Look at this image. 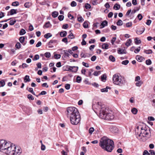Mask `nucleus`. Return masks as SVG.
<instances>
[{"label":"nucleus","mask_w":155,"mask_h":155,"mask_svg":"<svg viewBox=\"0 0 155 155\" xmlns=\"http://www.w3.org/2000/svg\"><path fill=\"white\" fill-rule=\"evenodd\" d=\"M93 107L99 112V116L101 118L108 120H111L114 118L113 112L108 110L105 105L101 103L97 102L96 104L93 105Z\"/></svg>","instance_id":"obj_1"},{"label":"nucleus","mask_w":155,"mask_h":155,"mask_svg":"<svg viewBox=\"0 0 155 155\" xmlns=\"http://www.w3.org/2000/svg\"><path fill=\"white\" fill-rule=\"evenodd\" d=\"M135 131L138 135V138L141 141H145L151 137L150 128L143 123L137 126Z\"/></svg>","instance_id":"obj_2"},{"label":"nucleus","mask_w":155,"mask_h":155,"mask_svg":"<svg viewBox=\"0 0 155 155\" xmlns=\"http://www.w3.org/2000/svg\"><path fill=\"white\" fill-rule=\"evenodd\" d=\"M68 114L70 115V122L73 125L79 124L81 121L80 114L78 109L74 107H68Z\"/></svg>","instance_id":"obj_3"},{"label":"nucleus","mask_w":155,"mask_h":155,"mask_svg":"<svg viewBox=\"0 0 155 155\" xmlns=\"http://www.w3.org/2000/svg\"><path fill=\"white\" fill-rule=\"evenodd\" d=\"M113 141L106 137H104L101 138L99 145L104 150L108 152H111L114 148Z\"/></svg>","instance_id":"obj_4"},{"label":"nucleus","mask_w":155,"mask_h":155,"mask_svg":"<svg viewBox=\"0 0 155 155\" xmlns=\"http://www.w3.org/2000/svg\"><path fill=\"white\" fill-rule=\"evenodd\" d=\"M112 79L113 82L114 84L120 86L124 85L126 83L125 78L117 73L113 75Z\"/></svg>","instance_id":"obj_5"},{"label":"nucleus","mask_w":155,"mask_h":155,"mask_svg":"<svg viewBox=\"0 0 155 155\" xmlns=\"http://www.w3.org/2000/svg\"><path fill=\"white\" fill-rule=\"evenodd\" d=\"M10 143L3 140H0V151L4 153L8 146H9Z\"/></svg>","instance_id":"obj_6"},{"label":"nucleus","mask_w":155,"mask_h":155,"mask_svg":"<svg viewBox=\"0 0 155 155\" xmlns=\"http://www.w3.org/2000/svg\"><path fill=\"white\" fill-rule=\"evenodd\" d=\"M14 144L11 143L10 142L9 143V146H8L7 148H6V150L5 151L4 153H5L8 155H12L13 150Z\"/></svg>","instance_id":"obj_7"},{"label":"nucleus","mask_w":155,"mask_h":155,"mask_svg":"<svg viewBox=\"0 0 155 155\" xmlns=\"http://www.w3.org/2000/svg\"><path fill=\"white\" fill-rule=\"evenodd\" d=\"M12 155H20L21 153V148L14 145Z\"/></svg>","instance_id":"obj_8"},{"label":"nucleus","mask_w":155,"mask_h":155,"mask_svg":"<svg viewBox=\"0 0 155 155\" xmlns=\"http://www.w3.org/2000/svg\"><path fill=\"white\" fill-rule=\"evenodd\" d=\"M145 28H138L136 30V33L138 35L142 34L145 31Z\"/></svg>","instance_id":"obj_9"},{"label":"nucleus","mask_w":155,"mask_h":155,"mask_svg":"<svg viewBox=\"0 0 155 155\" xmlns=\"http://www.w3.org/2000/svg\"><path fill=\"white\" fill-rule=\"evenodd\" d=\"M78 69V67L74 66L68 68V71H71L72 72H75L77 71Z\"/></svg>","instance_id":"obj_10"},{"label":"nucleus","mask_w":155,"mask_h":155,"mask_svg":"<svg viewBox=\"0 0 155 155\" xmlns=\"http://www.w3.org/2000/svg\"><path fill=\"white\" fill-rule=\"evenodd\" d=\"M108 22L106 20L103 21L101 24V28H104L105 26L107 25Z\"/></svg>","instance_id":"obj_11"},{"label":"nucleus","mask_w":155,"mask_h":155,"mask_svg":"<svg viewBox=\"0 0 155 155\" xmlns=\"http://www.w3.org/2000/svg\"><path fill=\"white\" fill-rule=\"evenodd\" d=\"M39 4L41 5H47L48 6H50L48 0H44L43 2H40Z\"/></svg>","instance_id":"obj_12"},{"label":"nucleus","mask_w":155,"mask_h":155,"mask_svg":"<svg viewBox=\"0 0 155 155\" xmlns=\"http://www.w3.org/2000/svg\"><path fill=\"white\" fill-rule=\"evenodd\" d=\"M110 131L114 133H117L118 132V129L116 127H113L110 129Z\"/></svg>","instance_id":"obj_13"},{"label":"nucleus","mask_w":155,"mask_h":155,"mask_svg":"<svg viewBox=\"0 0 155 155\" xmlns=\"http://www.w3.org/2000/svg\"><path fill=\"white\" fill-rule=\"evenodd\" d=\"M30 80L29 76L28 75H26L24 78V81L25 83L27 82H29Z\"/></svg>","instance_id":"obj_14"},{"label":"nucleus","mask_w":155,"mask_h":155,"mask_svg":"<svg viewBox=\"0 0 155 155\" xmlns=\"http://www.w3.org/2000/svg\"><path fill=\"white\" fill-rule=\"evenodd\" d=\"M51 25L50 24L49 21H48L45 23V25L43 26L44 28H48L51 27Z\"/></svg>","instance_id":"obj_15"},{"label":"nucleus","mask_w":155,"mask_h":155,"mask_svg":"<svg viewBox=\"0 0 155 155\" xmlns=\"http://www.w3.org/2000/svg\"><path fill=\"white\" fill-rule=\"evenodd\" d=\"M69 35H68V38H70L71 39H74V38L75 37L74 35L73 34L72 32L71 31H70L69 32H68Z\"/></svg>","instance_id":"obj_16"},{"label":"nucleus","mask_w":155,"mask_h":155,"mask_svg":"<svg viewBox=\"0 0 155 155\" xmlns=\"http://www.w3.org/2000/svg\"><path fill=\"white\" fill-rule=\"evenodd\" d=\"M143 84V82L141 81H137L135 85L136 86L140 87Z\"/></svg>","instance_id":"obj_17"},{"label":"nucleus","mask_w":155,"mask_h":155,"mask_svg":"<svg viewBox=\"0 0 155 155\" xmlns=\"http://www.w3.org/2000/svg\"><path fill=\"white\" fill-rule=\"evenodd\" d=\"M120 7V5L116 4L114 6L113 8L116 10H119Z\"/></svg>","instance_id":"obj_18"},{"label":"nucleus","mask_w":155,"mask_h":155,"mask_svg":"<svg viewBox=\"0 0 155 155\" xmlns=\"http://www.w3.org/2000/svg\"><path fill=\"white\" fill-rule=\"evenodd\" d=\"M60 34L61 37H64L67 34V32L65 31H61L60 32Z\"/></svg>","instance_id":"obj_19"},{"label":"nucleus","mask_w":155,"mask_h":155,"mask_svg":"<svg viewBox=\"0 0 155 155\" xmlns=\"http://www.w3.org/2000/svg\"><path fill=\"white\" fill-rule=\"evenodd\" d=\"M109 45L107 43H104L102 45V48L107 49L108 48Z\"/></svg>","instance_id":"obj_20"},{"label":"nucleus","mask_w":155,"mask_h":155,"mask_svg":"<svg viewBox=\"0 0 155 155\" xmlns=\"http://www.w3.org/2000/svg\"><path fill=\"white\" fill-rule=\"evenodd\" d=\"M132 43V40L130 39H129L127 40L126 42L125 45L127 47L130 45L131 43Z\"/></svg>","instance_id":"obj_21"},{"label":"nucleus","mask_w":155,"mask_h":155,"mask_svg":"<svg viewBox=\"0 0 155 155\" xmlns=\"http://www.w3.org/2000/svg\"><path fill=\"white\" fill-rule=\"evenodd\" d=\"M28 90L29 92L35 95L37 97H38V96H37L35 95V93L33 91V89L32 88L30 87L28 89Z\"/></svg>","instance_id":"obj_22"},{"label":"nucleus","mask_w":155,"mask_h":155,"mask_svg":"<svg viewBox=\"0 0 155 155\" xmlns=\"http://www.w3.org/2000/svg\"><path fill=\"white\" fill-rule=\"evenodd\" d=\"M16 10L14 9H12L10 11L9 13L10 15H13L14 14H15L17 13L16 12Z\"/></svg>","instance_id":"obj_23"},{"label":"nucleus","mask_w":155,"mask_h":155,"mask_svg":"<svg viewBox=\"0 0 155 155\" xmlns=\"http://www.w3.org/2000/svg\"><path fill=\"white\" fill-rule=\"evenodd\" d=\"M58 12L56 11H54L52 13V15L53 17L55 18L58 16Z\"/></svg>","instance_id":"obj_24"},{"label":"nucleus","mask_w":155,"mask_h":155,"mask_svg":"<svg viewBox=\"0 0 155 155\" xmlns=\"http://www.w3.org/2000/svg\"><path fill=\"white\" fill-rule=\"evenodd\" d=\"M31 5V3L29 2H27L25 3L24 6L27 8H29Z\"/></svg>","instance_id":"obj_25"},{"label":"nucleus","mask_w":155,"mask_h":155,"mask_svg":"<svg viewBox=\"0 0 155 155\" xmlns=\"http://www.w3.org/2000/svg\"><path fill=\"white\" fill-rule=\"evenodd\" d=\"M144 52L145 53L147 54H151L152 53V50L150 49H149L148 50H145Z\"/></svg>","instance_id":"obj_26"},{"label":"nucleus","mask_w":155,"mask_h":155,"mask_svg":"<svg viewBox=\"0 0 155 155\" xmlns=\"http://www.w3.org/2000/svg\"><path fill=\"white\" fill-rule=\"evenodd\" d=\"M143 58L141 57L139 55H137L136 57V59L137 60L139 61H142V60H143Z\"/></svg>","instance_id":"obj_27"},{"label":"nucleus","mask_w":155,"mask_h":155,"mask_svg":"<svg viewBox=\"0 0 155 155\" xmlns=\"http://www.w3.org/2000/svg\"><path fill=\"white\" fill-rule=\"evenodd\" d=\"M123 22L120 19L119 20L117 23V25L118 26H121L123 25Z\"/></svg>","instance_id":"obj_28"},{"label":"nucleus","mask_w":155,"mask_h":155,"mask_svg":"<svg viewBox=\"0 0 155 155\" xmlns=\"http://www.w3.org/2000/svg\"><path fill=\"white\" fill-rule=\"evenodd\" d=\"M131 112L134 114H136L137 112V110L136 108H134L132 109Z\"/></svg>","instance_id":"obj_29"},{"label":"nucleus","mask_w":155,"mask_h":155,"mask_svg":"<svg viewBox=\"0 0 155 155\" xmlns=\"http://www.w3.org/2000/svg\"><path fill=\"white\" fill-rule=\"evenodd\" d=\"M110 89V88L108 87H107L106 88H103L101 89V92H107L108 91V89Z\"/></svg>","instance_id":"obj_30"},{"label":"nucleus","mask_w":155,"mask_h":155,"mask_svg":"<svg viewBox=\"0 0 155 155\" xmlns=\"http://www.w3.org/2000/svg\"><path fill=\"white\" fill-rule=\"evenodd\" d=\"M51 36L52 35L50 33L46 34L44 35L45 38L47 39L48 38Z\"/></svg>","instance_id":"obj_31"},{"label":"nucleus","mask_w":155,"mask_h":155,"mask_svg":"<svg viewBox=\"0 0 155 155\" xmlns=\"http://www.w3.org/2000/svg\"><path fill=\"white\" fill-rule=\"evenodd\" d=\"M5 84V82L4 80L0 81V87H3Z\"/></svg>","instance_id":"obj_32"},{"label":"nucleus","mask_w":155,"mask_h":155,"mask_svg":"<svg viewBox=\"0 0 155 155\" xmlns=\"http://www.w3.org/2000/svg\"><path fill=\"white\" fill-rule=\"evenodd\" d=\"M107 77L106 75L105 74H103L101 76V80L102 81H105L106 80Z\"/></svg>","instance_id":"obj_33"},{"label":"nucleus","mask_w":155,"mask_h":155,"mask_svg":"<svg viewBox=\"0 0 155 155\" xmlns=\"http://www.w3.org/2000/svg\"><path fill=\"white\" fill-rule=\"evenodd\" d=\"M26 32L25 30L22 29L20 30L19 34L20 35H24L26 33Z\"/></svg>","instance_id":"obj_34"},{"label":"nucleus","mask_w":155,"mask_h":155,"mask_svg":"<svg viewBox=\"0 0 155 155\" xmlns=\"http://www.w3.org/2000/svg\"><path fill=\"white\" fill-rule=\"evenodd\" d=\"M25 40V38L24 36L21 37L19 38V40L21 43H22L24 42Z\"/></svg>","instance_id":"obj_35"},{"label":"nucleus","mask_w":155,"mask_h":155,"mask_svg":"<svg viewBox=\"0 0 155 155\" xmlns=\"http://www.w3.org/2000/svg\"><path fill=\"white\" fill-rule=\"evenodd\" d=\"M21 45L19 42H17L16 43L15 47L18 49H19L21 48Z\"/></svg>","instance_id":"obj_36"},{"label":"nucleus","mask_w":155,"mask_h":155,"mask_svg":"<svg viewBox=\"0 0 155 155\" xmlns=\"http://www.w3.org/2000/svg\"><path fill=\"white\" fill-rule=\"evenodd\" d=\"M109 59L112 62H114L115 60V58L113 56L111 55L109 56Z\"/></svg>","instance_id":"obj_37"},{"label":"nucleus","mask_w":155,"mask_h":155,"mask_svg":"<svg viewBox=\"0 0 155 155\" xmlns=\"http://www.w3.org/2000/svg\"><path fill=\"white\" fill-rule=\"evenodd\" d=\"M61 55L60 54H54V58L56 59H58L60 58Z\"/></svg>","instance_id":"obj_38"},{"label":"nucleus","mask_w":155,"mask_h":155,"mask_svg":"<svg viewBox=\"0 0 155 155\" xmlns=\"http://www.w3.org/2000/svg\"><path fill=\"white\" fill-rule=\"evenodd\" d=\"M51 54L50 52H46L45 54V56L47 58H49L51 56Z\"/></svg>","instance_id":"obj_39"},{"label":"nucleus","mask_w":155,"mask_h":155,"mask_svg":"<svg viewBox=\"0 0 155 155\" xmlns=\"http://www.w3.org/2000/svg\"><path fill=\"white\" fill-rule=\"evenodd\" d=\"M118 53L119 54H123L125 53L123 49H120L118 50Z\"/></svg>","instance_id":"obj_40"},{"label":"nucleus","mask_w":155,"mask_h":155,"mask_svg":"<svg viewBox=\"0 0 155 155\" xmlns=\"http://www.w3.org/2000/svg\"><path fill=\"white\" fill-rule=\"evenodd\" d=\"M83 26L84 28H87L88 27V24L87 21H85L83 24Z\"/></svg>","instance_id":"obj_41"},{"label":"nucleus","mask_w":155,"mask_h":155,"mask_svg":"<svg viewBox=\"0 0 155 155\" xmlns=\"http://www.w3.org/2000/svg\"><path fill=\"white\" fill-rule=\"evenodd\" d=\"M140 40H138L137 38H136L135 39V43L136 44H138L141 43Z\"/></svg>","instance_id":"obj_42"},{"label":"nucleus","mask_w":155,"mask_h":155,"mask_svg":"<svg viewBox=\"0 0 155 155\" xmlns=\"http://www.w3.org/2000/svg\"><path fill=\"white\" fill-rule=\"evenodd\" d=\"M126 26L127 28H129L132 26V22H129L127 23L126 24Z\"/></svg>","instance_id":"obj_43"},{"label":"nucleus","mask_w":155,"mask_h":155,"mask_svg":"<svg viewBox=\"0 0 155 155\" xmlns=\"http://www.w3.org/2000/svg\"><path fill=\"white\" fill-rule=\"evenodd\" d=\"M85 7L86 9H89L91 8V5L88 3H86L85 5Z\"/></svg>","instance_id":"obj_44"},{"label":"nucleus","mask_w":155,"mask_h":155,"mask_svg":"<svg viewBox=\"0 0 155 155\" xmlns=\"http://www.w3.org/2000/svg\"><path fill=\"white\" fill-rule=\"evenodd\" d=\"M28 98L30 100H34V98L33 96L30 94L28 95Z\"/></svg>","instance_id":"obj_45"},{"label":"nucleus","mask_w":155,"mask_h":155,"mask_svg":"<svg viewBox=\"0 0 155 155\" xmlns=\"http://www.w3.org/2000/svg\"><path fill=\"white\" fill-rule=\"evenodd\" d=\"M39 55L38 54H36L33 60L34 61L37 60L39 59Z\"/></svg>","instance_id":"obj_46"},{"label":"nucleus","mask_w":155,"mask_h":155,"mask_svg":"<svg viewBox=\"0 0 155 155\" xmlns=\"http://www.w3.org/2000/svg\"><path fill=\"white\" fill-rule=\"evenodd\" d=\"M129 61L127 60L123 61L122 62V64L124 65H127L129 63Z\"/></svg>","instance_id":"obj_47"},{"label":"nucleus","mask_w":155,"mask_h":155,"mask_svg":"<svg viewBox=\"0 0 155 155\" xmlns=\"http://www.w3.org/2000/svg\"><path fill=\"white\" fill-rule=\"evenodd\" d=\"M19 5V3L18 2H13L12 4V5L13 6H16Z\"/></svg>","instance_id":"obj_48"},{"label":"nucleus","mask_w":155,"mask_h":155,"mask_svg":"<svg viewBox=\"0 0 155 155\" xmlns=\"http://www.w3.org/2000/svg\"><path fill=\"white\" fill-rule=\"evenodd\" d=\"M77 82L78 83H80L81 81V78L80 76H78L77 77Z\"/></svg>","instance_id":"obj_49"},{"label":"nucleus","mask_w":155,"mask_h":155,"mask_svg":"<svg viewBox=\"0 0 155 155\" xmlns=\"http://www.w3.org/2000/svg\"><path fill=\"white\" fill-rule=\"evenodd\" d=\"M94 131V128L93 127H91L89 130V134H91Z\"/></svg>","instance_id":"obj_50"},{"label":"nucleus","mask_w":155,"mask_h":155,"mask_svg":"<svg viewBox=\"0 0 155 155\" xmlns=\"http://www.w3.org/2000/svg\"><path fill=\"white\" fill-rule=\"evenodd\" d=\"M16 22V20H11L10 21L9 24L11 25H13L15 24Z\"/></svg>","instance_id":"obj_51"},{"label":"nucleus","mask_w":155,"mask_h":155,"mask_svg":"<svg viewBox=\"0 0 155 155\" xmlns=\"http://www.w3.org/2000/svg\"><path fill=\"white\" fill-rule=\"evenodd\" d=\"M146 64L147 65H149L151 64L152 62L150 59H148L146 61Z\"/></svg>","instance_id":"obj_52"},{"label":"nucleus","mask_w":155,"mask_h":155,"mask_svg":"<svg viewBox=\"0 0 155 155\" xmlns=\"http://www.w3.org/2000/svg\"><path fill=\"white\" fill-rule=\"evenodd\" d=\"M101 72L100 71H95L93 73V75L95 76H97L98 75L99 73H100Z\"/></svg>","instance_id":"obj_53"},{"label":"nucleus","mask_w":155,"mask_h":155,"mask_svg":"<svg viewBox=\"0 0 155 155\" xmlns=\"http://www.w3.org/2000/svg\"><path fill=\"white\" fill-rule=\"evenodd\" d=\"M78 20L79 22H81L84 21L83 18L81 17H78Z\"/></svg>","instance_id":"obj_54"},{"label":"nucleus","mask_w":155,"mask_h":155,"mask_svg":"<svg viewBox=\"0 0 155 155\" xmlns=\"http://www.w3.org/2000/svg\"><path fill=\"white\" fill-rule=\"evenodd\" d=\"M80 56L81 58H85L87 56L83 52H81L80 54Z\"/></svg>","instance_id":"obj_55"},{"label":"nucleus","mask_w":155,"mask_h":155,"mask_svg":"<svg viewBox=\"0 0 155 155\" xmlns=\"http://www.w3.org/2000/svg\"><path fill=\"white\" fill-rule=\"evenodd\" d=\"M148 119L149 121H154L155 120L154 118L152 116H149L148 117Z\"/></svg>","instance_id":"obj_56"},{"label":"nucleus","mask_w":155,"mask_h":155,"mask_svg":"<svg viewBox=\"0 0 155 155\" xmlns=\"http://www.w3.org/2000/svg\"><path fill=\"white\" fill-rule=\"evenodd\" d=\"M71 5L72 7H74L77 4H76V3L75 2L72 1L71 2Z\"/></svg>","instance_id":"obj_57"},{"label":"nucleus","mask_w":155,"mask_h":155,"mask_svg":"<svg viewBox=\"0 0 155 155\" xmlns=\"http://www.w3.org/2000/svg\"><path fill=\"white\" fill-rule=\"evenodd\" d=\"M82 63L83 65L86 67L88 68L89 66V64L87 63L83 62Z\"/></svg>","instance_id":"obj_58"},{"label":"nucleus","mask_w":155,"mask_h":155,"mask_svg":"<svg viewBox=\"0 0 155 155\" xmlns=\"http://www.w3.org/2000/svg\"><path fill=\"white\" fill-rule=\"evenodd\" d=\"M64 18V17L63 15H60L58 17V18L60 21H61L63 20Z\"/></svg>","instance_id":"obj_59"},{"label":"nucleus","mask_w":155,"mask_h":155,"mask_svg":"<svg viewBox=\"0 0 155 155\" xmlns=\"http://www.w3.org/2000/svg\"><path fill=\"white\" fill-rule=\"evenodd\" d=\"M140 77L139 76H137L135 78V81H140Z\"/></svg>","instance_id":"obj_60"},{"label":"nucleus","mask_w":155,"mask_h":155,"mask_svg":"<svg viewBox=\"0 0 155 155\" xmlns=\"http://www.w3.org/2000/svg\"><path fill=\"white\" fill-rule=\"evenodd\" d=\"M140 49V47H139L138 48L136 49L135 51H134V52L136 53H137L138 52H139Z\"/></svg>","instance_id":"obj_61"},{"label":"nucleus","mask_w":155,"mask_h":155,"mask_svg":"<svg viewBox=\"0 0 155 155\" xmlns=\"http://www.w3.org/2000/svg\"><path fill=\"white\" fill-rule=\"evenodd\" d=\"M143 155H150V154L147 151L145 150L144 151L143 154Z\"/></svg>","instance_id":"obj_62"},{"label":"nucleus","mask_w":155,"mask_h":155,"mask_svg":"<svg viewBox=\"0 0 155 155\" xmlns=\"http://www.w3.org/2000/svg\"><path fill=\"white\" fill-rule=\"evenodd\" d=\"M137 18L140 20H142L143 18V17L141 14H139L137 15Z\"/></svg>","instance_id":"obj_63"},{"label":"nucleus","mask_w":155,"mask_h":155,"mask_svg":"<svg viewBox=\"0 0 155 155\" xmlns=\"http://www.w3.org/2000/svg\"><path fill=\"white\" fill-rule=\"evenodd\" d=\"M149 151L151 155H155V152L153 150H150Z\"/></svg>","instance_id":"obj_64"}]
</instances>
